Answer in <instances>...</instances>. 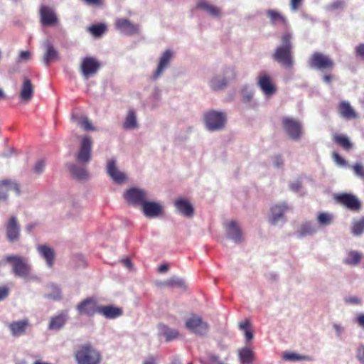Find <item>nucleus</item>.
I'll return each mask as SVG.
<instances>
[{
  "label": "nucleus",
  "instance_id": "obj_50",
  "mask_svg": "<svg viewBox=\"0 0 364 364\" xmlns=\"http://www.w3.org/2000/svg\"><path fill=\"white\" fill-rule=\"evenodd\" d=\"M344 7V1L343 0H335L326 6V9L333 11L336 9H343Z\"/></svg>",
  "mask_w": 364,
  "mask_h": 364
},
{
  "label": "nucleus",
  "instance_id": "obj_24",
  "mask_svg": "<svg viewBox=\"0 0 364 364\" xmlns=\"http://www.w3.org/2000/svg\"><path fill=\"white\" fill-rule=\"evenodd\" d=\"M39 11L41 21L43 26H53L58 23V19L53 8L43 5Z\"/></svg>",
  "mask_w": 364,
  "mask_h": 364
},
{
  "label": "nucleus",
  "instance_id": "obj_59",
  "mask_svg": "<svg viewBox=\"0 0 364 364\" xmlns=\"http://www.w3.org/2000/svg\"><path fill=\"white\" fill-rule=\"evenodd\" d=\"M333 328L336 331V336L338 337H340L344 331V328L338 323H334L333 325Z\"/></svg>",
  "mask_w": 364,
  "mask_h": 364
},
{
  "label": "nucleus",
  "instance_id": "obj_43",
  "mask_svg": "<svg viewBox=\"0 0 364 364\" xmlns=\"http://www.w3.org/2000/svg\"><path fill=\"white\" fill-rule=\"evenodd\" d=\"M333 220V215L328 213H320L317 215V222L321 226L331 225Z\"/></svg>",
  "mask_w": 364,
  "mask_h": 364
},
{
  "label": "nucleus",
  "instance_id": "obj_18",
  "mask_svg": "<svg viewBox=\"0 0 364 364\" xmlns=\"http://www.w3.org/2000/svg\"><path fill=\"white\" fill-rule=\"evenodd\" d=\"M9 193H14L16 196H18L21 193L19 184L11 180H4L1 181L0 202L6 201Z\"/></svg>",
  "mask_w": 364,
  "mask_h": 364
},
{
  "label": "nucleus",
  "instance_id": "obj_11",
  "mask_svg": "<svg viewBox=\"0 0 364 364\" xmlns=\"http://www.w3.org/2000/svg\"><path fill=\"white\" fill-rule=\"evenodd\" d=\"M309 66L320 70L331 71L334 67V62L329 56L316 52L310 58Z\"/></svg>",
  "mask_w": 364,
  "mask_h": 364
},
{
  "label": "nucleus",
  "instance_id": "obj_9",
  "mask_svg": "<svg viewBox=\"0 0 364 364\" xmlns=\"http://www.w3.org/2000/svg\"><path fill=\"white\" fill-rule=\"evenodd\" d=\"M124 198L129 204L141 208L148 199V192L144 189L134 187L124 193Z\"/></svg>",
  "mask_w": 364,
  "mask_h": 364
},
{
  "label": "nucleus",
  "instance_id": "obj_56",
  "mask_svg": "<svg viewBox=\"0 0 364 364\" xmlns=\"http://www.w3.org/2000/svg\"><path fill=\"white\" fill-rule=\"evenodd\" d=\"M9 293V289L6 286H0V301L6 298Z\"/></svg>",
  "mask_w": 364,
  "mask_h": 364
},
{
  "label": "nucleus",
  "instance_id": "obj_36",
  "mask_svg": "<svg viewBox=\"0 0 364 364\" xmlns=\"http://www.w3.org/2000/svg\"><path fill=\"white\" fill-rule=\"evenodd\" d=\"M158 333L160 336H164L167 341L177 338L179 335L178 330L171 328L163 323L159 324Z\"/></svg>",
  "mask_w": 364,
  "mask_h": 364
},
{
  "label": "nucleus",
  "instance_id": "obj_29",
  "mask_svg": "<svg viewBox=\"0 0 364 364\" xmlns=\"http://www.w3.org/2000/svg\"><path fill=\"white\" fill-rule=\"evenodd\" d=\"M42 46L45 50L43 61L46 65H48L51 61L58 58V53L48 39L43 41Z\"/></svg>",
  "mask_w": 364,
  "mask_h": 364
},
{
  "label": "nucleus",
  "instance_id": "obj_6",
  "mask_svg": "<svg viewBox=\"0 0 364 364\" xmlns=\"http://www.w3.org/2000/svg\"><path fill=\"white\" fill-rule=\"evenodd\" d=\"M289 207L285 202H279L273 205L269 213V222L274 226H282L286 222L285 213L288 212Z\"/></svg>",
  "mask_w": 364,
  "mask_h": 364
},
{
  "label": "nucleus",
  "instance_id": "obj_26",
  "mask_svg": "<svg viewBox=\"0 0 364 364\" xmlns=\"http://www.w3.org/2000/svg\"><path fill=\"white\" fill-rule=\"evenodd\" d=\"M174 206L178 214L187 218H193L194 215V208L188 200L185 198H178L175 200Z\"/></svg>",
  "mask_w": 364,
  "mask_h": 364
},
{
  "label": "nucleus",
  "instance_id": "obj_47",
  "mask_svg": "<svg viewBox=\"0 0 364 364\" xmlns=\"http://www.w3.org/2000/svg\"><path fill=\"white\" fill-rule=\"evenodd\" d=\"M105 29L106 26L104 24L93 25L89 28L90 32L95 36H101Z\"/></svg>",
  "mask_w": 364,
  "mask_h": 364
},
{
  "label": "nucleus",
  "instance_id": "obj_31",
  "mask_svg": "<svg viewBox=\"0 0 364 364\" xmlns=\"http://www.w3.org/2000/svg\"><path fill=\"white\" fill-rule=\"evenodd\" d=\"M98 314L108 319H114L121 316L123 311L121 308L113 306H100Z\"/></svg>",
  "mask_w": 364,
  "mask_h": 364
},
{
  "label": "nucleus",
  "instance_id": "obj_51",
  "mask_svg": "<svg viewBox=\"0 0 364 364\" xmlns=\"http://www.w3.org/2000/svg\"><path fill=\"white\" fill-rule=\"evenodd\" d=\"M46 166V162L44 160H39L36 162L34 166L33 171L37 174H41L43 173L44 168Z\"/></svg>",
  "mask_w": 364,
  "mask_h": 364
},
{
  "label": "nucleus",
  "instance_id": "obj_1",
  "mask_svg": "<svg viewBox=\"0 0 364 364\" xmlns=\"http://www.w3.org/2000/svg\"><path fill=\"white\" fill-rule=\"evenodd\" d=\"M77 364H100L102 360L100 350L90 343H85L75 352Z\"/></svg>",
  "mask_w": 364,
  "mask_h": 364
},
{
  "label": "nucleus",
  "instance_id": "obj_57",
  "mask_svg": "<svg viewBox=\"0 0 364 364\" xmlns=\"http://www.w3.org/2000/svg\"><path fill=\"white\" fill-rule=\"evenodd\" d=\"M303 0H290V9L293 11H296L301 5Z\"/></svg>",
  "mask_w": 364,
  "mask_h": 364
},
{
  "label": "nucleus",
  "instance_id": "obj_3",
  "mask_svg": "<svg viewBox=\"0 0 364 364\" xmlns=\"http://www.w3.org/2000/svg\"><path fill=\"white\" fill-rule=\"evenodd\" d=\"M291 38L289 33L284 35L282 38V45L276 49L273 55L274 60L286 68H291L293 65Z\"/></svg>",
  "mask_w": 364,
  "mask_h": 364
},
{
  "label": "nucleus",
  "instance_id": "obj_17",
  "mask_svg": "<svg viewBox=\"0 0 364 364\" xmlns=\"http://www.w3.org/2000/svg\"><path fill=\"white\" fill-rule=\"evenodd\" d=\"M225 232L227 238L235 244H240L243 242L242 230L237 222L232 220L225 223Z\"/></svg>",
  "mask_w": 364,
  "mask_h": 364
},
{
  "label": "nucleus",
  "instance_id": "obj_35",
  "mask_svg": "<svg viewBox=\"0 0 364 364\" xmlns=\"http://www.w3.org/2000/svg\"><path fill=\"white\" fill-rule=\"evenodd\" d=\"M362 259V254L355 250H349L346 252V256L343 259V263L351 266H358Z\"/></svg>",
  "mask_w": 364,
  "mask_h": 364
},
{
  "label": "nucleus",
  "instance_id": "obj_14",
  "mask_svg": "<svg viewBox=\"0 0 364 364\" xmlns=\"http://www.w3.org/2000/svg\"><path fill=\"white\" fill-rule=\"evenodd\" d=\"M284 128L289 136V137L294 140L299 141L302 136V126L301 123L290 117H284L282 119Z\"/></svg>",
  "mask_w": 364,
  "mask_h": 364
},
{
  "label": "nucleus",
  "instance_id": "obj_48",
  "mask_svg": "<svg viewBox=\"0 0 364 364\" xmlns=\"http://www.w3.org/2000/svg\"><path fill=\"white\" fill-rule=\"evenodd\" d=\"M352 168L356 176L361 179H364V166L361 163H355L352 166Z\"/></svg>",
  "mask_w": 364,
  "mask_h": 364
},
{
  "label": "nucleus",
  "instance_id": "obj_34",
  "mask_svg": "<svg viewBox=\"0 0 364 364\" xmlns=\"http://www.w3.org/2000/svg\"><path fill=\"white\" fill-rule=\"evenodd\" d=\"M122 127L125 130H134L139 128L136 114L133 109H129L127 112Z\"/></svg>",
  "mask_w": 364,
  "mask_h": 364
},
{
  "label": "nucleus",
  "instance_id": "obj_44",
  "mask_svg": "<svg viewBox=\"0 0 364 364\" xmlns=\"http://www.w3.org/2000/svg\"><path fill=\"white\" fill-rule=\"evenodd\" d=\"M242 100L245 103L251 102L254 96V90L251 86L244 85L241 90Z\"/></svg>",
  "mask_w": 364,
  "mask_h": 364
},
{
  "label": "nucleus",
  "instance_id": "obj_41",
  "mask_svg": "<svg viewBox=\"0 0 364 364\" xmlns=\"http://www.w3.org/2000/svg\"><path fill=\"white\" fill-rule=\"evenodd\" d=\"M164 285L167 287H177L184 290L187 288L185 280L177 276H173L169 279L164 281Z\"/></svg>",
  "mask_w": 364,
  "mask_h": 364
},
{
  "label": "nucleus",
  "instance_id": "obj_63",
  "mask_svg": "<svg viewBox=\"0 0 364 364\" xmlns=\"http://www.w3.org/2000/svg\"><path fill=\"white\" fill-rule=\"evenodd\" d=\"M356 53L361 58H364V43L360 44L355 48Z\"/></svg>",
  "mask_w": 364,
  "mask_h": 364
},
{
  "label": "nucleus",
  "instance_id": "obj_40",
  "mask_svg": "<svg viewBox=\"0 0 364 364\" xmlns=\"http://www.w3.org/2000/svg\"><path fill=\"white\" fill-rule=\"evenodd\" d=\"M73 119L85 131H94L95 129L87 117L73 116Z\"/></svg>",
  "mask_w": 364,
  "mask_h": 364
},
{
  "label": "nucleus",
  "instance_id": "obj_60",
  "mask_svg": "<svg viewBox=\"0 0 364 364\" xmlns=\"http://www.w3.org/2000/svg\"><path fill=\"white\" fill-rule=\"evenodd\" d=\"M161 97V90L160 88L156 87L152 91V97L156 100H159Z\"/></svg>",
  "mask_w": 364,
  "mask_h": 364
},
{
  "label": "nucleus",
  "instance_id": "obj_39",
  "mask_svg": "<svg viewBox=\"0 0 364 364\" xmlns=\"http://www.w3.org/2000/svg\"><path fill=\"white\" fill-rule=\"evenodd\" d=\"M333 141L345 150H350L353 148V143L350 141L349 137L345 134H334L333 135Z\"/></svg>",
  "mask_w": 364,
  "mask_h": 364
},
{
  "label": "nucleus",
  "instance_id": "obj_55",
  "mask_svg": "<svg viewBox=\"0 0 364 364\" xmlns=\"http://www.w3.org/2000/svg\"><path fill=\"white\" fill-rule=\"evenodd\" d=\"M272 164L274 167L280 168L284 165L283 159L279 156H275L272 159Z\"/></svg>",
  "mask_w": 364,
  "mask_h": 364
},
{
  "label": "nucleus",
  "instance_id": "obj_53",
  "mask_svg": "<svg viewBox=\"0 0 364 364\" xmlns=\"http://www.w3.org/2000/svg\"><path fill=\"white\" fill-rule=\"evenodd\" d=\"M333 161L341 166H344L346 165V161L337 153H333Z\"/></svg>",
  "mask_w": 364,
  "mask_h": 364
},
{
  "label": "nucleus",
  "instance_id": "obj_62",
  "mask_svg": "<svg viewBox=\"0 0 364 364\" xmlns=\"http://www.w3.org/2000/svg\"><path fill=\"white\" fill-rule=\"evenodd\" d=\"M142 364H157L156 358L152 355L148 356L142 361Z\"/></svg>",
  "mask_w": 364,
  "mask_h": 364
},
{
  "label": "nucleus",
  "instance_id": "obj_23",
  "mask_svg": "<svg viewBox=\"0 0 364 364\" xmlns=\"http://www.w3.org/2000/svg\"><path fill=\"white\" fill-rule=\"evenodd\" d=\"M338 203L343 205L351 210H359L361 203L359 199L354 195L350 193H342L336 196Z\"/></svg>",
  "mask_w": 364,
  "mask_h": 364
},
{
  "label": "nucleus",
  "instance_id": "obj_7",
  "mask_svg": "<svg viewBox=\"0 0 364 364\" xmlns=\"http://www.w3.org/2000/svg\"><path fill=\"white\" fill-rule=\"evenodd\" d=\"M234 75V69L231 67L225 68L222 73L214 74L208 80V84L210 89L213 91H219L224 90L228 84L229 74Z\"/></svg>",
  "mask_w": 364,
  "mask_h": 364
},
{
  "label": "nucleus",
  "instance_id": "obj_37",
  "mask_svg": "<svg viewBox=\"0 0 364 364\" xmlns=\"http://www.w3.org/2000/svg\"><path fill=\"white\" fill-rule=\"evenodd\" d=\"M339 114L345 119H350L357 117V114L350 105L346 101L340 103L339 105Z\"/></svg>",
  "mask_w": 364,
  "mask_h": 364
},
{
  "label": "nucleus",
  "instance_id": "obj_46",
  "mask_svg": "<svg viewBox=\"0 0 364 364\" xmlns=\"http://www.w3.org/2000/svg\"><path fill=\"white\" fill-rule=\"evenodd\" d=\"M267 14L268 17L270 18L272 23H276L277 21H282L284 24L286 23L287 20H286L285 17L283 16L281 14H279L277 11L271 10V9L267 10Z\"/></svg>",
  "mask_w": 364,
  "mask_h": 364
},
{
  "label": "nucleus",
  "instance_id": "obj_27",
  "mask_svg": "<svg viewBox=\"0 0 364 364\" xmlns=\"http://www.w3.org/2000/svg\"><path fill=\"white\" fill-rule=\"evenodd\" d=\"M318 230V225L311 221L303 223L296 232L298 238H302L316 233Z\"/></svg>",
  "mask_w": 364,
  "mask_h": 364
},
{
  "label": "nucleus",
  "instance_id": "obj_25",
  "mask_svg": "<svg viewBox=\"0 0 364 364\" xmlns=\"http://www.w3.org/2000/svg\"><path fill=\"white\" fill-rule=\"evenodd\" d=\"M143 214L146 218H154L163 213V206L160 203L146 200L141 206Z\"/></svg>",
  "mask_w": 364,
  "mask_h": 364
},
{
  "label": "nucleus",
  "instance_id": "obj_45",
  "mask_svg": "<svg viewBox=\"0 0 364 364\" xmlns=\"http://www.w3.org/2000/svg\"><path fill=\"white\" fill-rule=\"evenodd\" d=\"M283 359L289 361H301V360H309V356L301 355L295 353H284L283 354Z\"/></svg>",
  "mask_w": 364,
  "mask_h": 364
},
{
  "label": "nucleus",
  "instance_id": "obj_42",
  "mask_svg": "<svg viewBox=\"0 0 364 364\" xmlns=\"http://www.w3.org/2000/svg\"><path fill=\"white\" fill-rule=\"evenodd\" d=\"M351 232L355 236H360L364 232V217L353 220Z\"/></svg>",
  "mask_w": 364,
  "mask_h": 364
},
{
  "label": "nucleus",
  "instance_id": "obj_61",
  "mask_svg": "<svg viewBox=\"0 0 364 364\" xmlns=\"http://www.w3.org/2000/svg\"><path fill=\"white\" fill-rule=\"evenodd\" d=\"M290 189L294 192H299L301 188V183L298 181L289 184Z\"/></svg>",
  "mask_w": 364,
  "mask_h": 364
},
{
  "label": "nucleus",
  "instance_id": "obj_8",
  "mask_svg": "<svg viewBox=\"0 0 364 364\" xmlns=\"http://www.w3.org/2000/svg\"><path fill=\"white\" fill-rule=\"evenodd\" d=\"M174 54V51L171 49H166L161 53L158 58L156 70L151 77L153 80H157L164 74L165 71L171 66Z\"/></svg>",
  "mask_w": 364,
  "mask_h": 364
},
{
  "label": "nucleus",
  "instance_id": "obj_20",
  "mask_svg": "<svg viewBox=\"0 0 364 364\" xmlns=\"http://www.w3.org/2000/svg\"><path fill=\"white\" fill-rule=\"evenodd\" d=\"M21 228L17 218L12 216L6 224V235L9 242H14L19 240Z\"/></svg>",
  "mask_w": 364,
  "mask_h": 364
},
{
  "label": "nucleus",
  "instance_id": "obj_30",
  "mask_svg": "<svg viewBox=\"0 0 364 364\" xmlns=\"http://www.w3.org/2000/svg\"><path fill=\"white\" fill-rule=\"evenodd\" d=\"M197 8L200 9L213 18L221 17V10L219 7L212 4L211 3L205 1L200 0L197 3Z\"/></svg>",
  "mask_w": 364,
  "mask_h": 364
},
{
  "label": "nucleus",
  "instance_id": "obj_28",
  "mask_svg": "<svg viewBox=\"0 0 364 364\" xmlns=\"http://www.w3.org/2000/svg\"><path fill=\"white\" fill-rule=\"evenodd\" d=\"M28 326L29 322L27 319L14 321L8 326L11 334L14 337H19L25 334Z\"/></svg>",
  "mask_w": 364,
  "mask_h": 364
},
{
  "label": "nucleus",
  "instance_id": "obj_52",
  "mask_svg": "<svg viewBox=\"0 0 364 364\" xmlns=\"http://www.w3.org/2000/svg\"><path fill=\"white\" fill-rule=\"evenodd\" d=\"M31 58V53L29 51H21L18 54L17 62H27Z\"/></svg>",
  "mask_w": 364,
  "mask_h": 364
},
{
  "label": "nucleus",
  "instance_id": "obj_10",
  "mask_svg": "<svg viewBox=\"0 0 364 364\" xmlns=\"http://www.w3.org/2000/svg\"><path fill=\"white\" fill-rule=\"evenodd\" d=\"M257 85L266 97H271L277 92V86L272 76L267 72H261L256 79Z\"/></svg>",
  "mask_w": 364,
  "mask_h": 364
},
{
  "label": "nucleus",
  "instance_id": "obj_12",
  "mask_svg": "<svg viewBox=\"0 0 364 364\" xmlns=\"http://www.w3.org/2000/svg\"><path fill=\"white\" fill-rule=\"evenodd\" d=\"M100 68V62L94 57H85L82 59L80 71L86 80L95 75Z\"/></svg>",
  "mask_w": 364,
  "mask_h": 364
},
{
  "label": "nucleus",
  "instance_id": "obj_4",
  "mask_svg": "<svg viewBox=\"0 0 364 364\" xmlns=\"http://www.w3.org/2000/svg\"><path fill=\"white\" fill-rule=\"evenodd\" d=\"M5 260L10 264L14 274L21 278H26L31 271V266L28 259L19 255H8Z\"/></svg>",
  "mask_w": 364,
  "mask_h": 364
},
{
  "label": "nucleus",
  "instance_id": "obj_19",
  "mask_svg": "<svg viewBox=\"0 0 364 364\" xmlns=\"http://www.w3.org/2000/svg\"><path fill=\"white\" fill-rule=\"evenodd\" d=\"M99 306L94 299L89 297L80 302L77 305L76 309L80 315L92 316L98 313Z\"/></svg>",
  "mask_w": 364,
  "mask_h": 364
},
{
  "label": "nucleus",
  "instance_id": "obj_32",
  "mask_svg": "<svg viewBox=\"0 0 364 364\" xmlns=\"http://www.w3.org/2000/svg\"><path fill=\"white\" fill-rule=\"evenodd\" d=\"M33 90L34 87L31 81L27 77H25L20 92V97L22 101L28 102L33 97Z\"/></svg>",
  "mask_w": 364,
  "mask_h": 364
},
{
  "label": "nucleus",
  "instance_id": "obj_33",
  "mask_svg": "<svg viewBox=\"0 0 364 364\" xmlns=\"http://www.w3.org/2000/svg\"><path fill=\"white\" fill-rule=\"evenodd\" d=\"M68 318V314L67 311H63L60 312L59 314L52 317L48 325L49 329H60L65 324Z\"/></svg>",
  "mask_w": 364,
  "mask_h": 364
},
{
  "label": "nucleus",
  "instance_id": "obj_16",
  "mask_svg": "<svg viewBox=\"0 0 364 364\" xmlns=\"http://www.w3.org/2000/svg\"><path fill=\"white\" fill-rule=\"evenodd\" d=\"M106 171L107 175L115 183L122 184L127 181V174L118 168L117 161L114 159L107 161Z\"/></svg>",
  "mask_w": 364,
  "mask_h": 364
},
{
  "label": "nucleus",
  "instance_id": "obj_49",
  "mask_svg": "<svg viewBox=\"0 0 364 364\" xmlns=\"http://www.w3.org/2000/svg\"><path fill=\"white\" fill-rule=\"evenodd\" d=\"M344 302L346 304L361 305L362 299H361V298H360L357 296H350L346 297L344 299Z\"/></svg>",
  "mask_w": 364,
  "mask_h": 364
},
{
  "label": "nucleus",
  "instance_id": "obj_64",
  "mask_svg": "<svg viewBox=\"0 0 364 364\" xmlns=\"http://www.w3.org/2000/svg\"><path fill=\"white\" fill-rule=\"evenodd\" d=\"M356 321L360 327L364 328V314L358 315Z\"/></svg>",
  "mask_w": 364,
  "mask_h": 364
},
{
  "label": "nucleus",
  "instance_id": "obj_38",
  "mask_svg": "<svg viewBox=\"0 0 364 364\" xmlns=\"http://www.w3.org/2000/svg\"><path fill=\"white\" fill-rule=\"evenodd\" d=\"M238 355L242 364H251L254 358L253 351L247 346L238 350Z\"/></svg>",
  "mask_w": 364,
  "mask_h": 364
},
{
  "label": "nucleus",
  "instance_id": "obj_58",
  "mask_svg": "<svg viewBox=\"0 0 364 364\" xmlns=\"http://www.w3.org/2000/svg\"><path fill=\"white\" fill-rule=\"evenodd\" d=\"M48 297L49 298H51L53 299H55V300H59L61 299L62 297V295H61V291L60 290L57 288V287H55L54 288V291L53 294H50L48 295Z\"/></svg>",
  "mask_w": 364,
  "mask_h": 364
},
{
  "label": "nucleus",
  "instance_id": "obj_15",
  "mask_svg": "<svg viewBox=\"0 0 364 364\" xmlns=\"http://www.w3.org/2000/svg\"><path fill=\"white\" fill-rule=\"evenodd\" d=\"M92 141L90 136H85L80 143V149L76 154L78 163L88 164L91 160V150Z\"/></svg>",
  "mask_w": 364,
  "mask_h": 364
},
{
  "label": "nucleus",
  "instance_id": "obj_22",
  "mask_svg": "<svg viewBox=\"0 0 364 364\" xmlns=\"http://www.w3.org/2000/svg\"><path fill=\"white\" fill-rule=\"evenodd\" d=\"M36 250L42 259L46 262L48 268H52L55 261V252L53 247L47 245H38Z\"/></svg>",
  "mask_w": 364,
  "mask_h": 364
},
{
  "label": "nucleus",
  "instance_id": "obj_5",
  "mask_svg": "<svg viewBox=\"0 0 364 364\" xmlns=\"http://www.w3.org/2000/svg\"><path fill=\"white\" fill-rule=\"evenodd\" d=\"M185 327L191 333L200 336H205L209 331L208 323L196 314H192L186 319Z\"/></svg>",
  "mask_w": 364,
  "mask_h": 364
},
{
  "label": "nucleus",
  "instance_id": "obj_21",
  "mask_svg": "<svg viewBox=\"0 0 364 364\" xmlns=\"http://www.w3.org/2000/svg\"><path fill=\"white\" fill-rule=\"evenodd\" d=\"M87 165L78 162L72 163L68 164V168L73 178L79 181H87L90 177Z\"/></svg>",
  "mask_w": 364,
  "mask_h": 364
},
{
  "label": "nucleus",
  "instance_id": "obj_13",
  "mask_svg": "<svg viewBox=\"0 0 364 364\" xmlns=\"http://www.w3.org/2000/svg\"><path fill=\"white\" fill-rule=\"evenodd\" d=\"M115 28L121 33L126 36H134L140 33V26L128 18H119L115 21Z\"/></svg>",
  "mask_w": 364,
  "mask_h": 364
},
{
  "label": "nucleus",
  "instance_id": "obj_2",
  "mask_svg": "<svg viewBox=\"0 0 364 364\" xmlns=\"http://www.w3.org/2000/svg\"><path fill=\"white\" fill-rule=\"evenodd\" d=\"M203 122L209 132H220L225 127L227 114L220 110H208L203 114Z\"/></svg>",
  "mask_w": 364,
  "mask_h": 364
},
{
  "label": "nucleus",
  "instance_id": "obj_54",
  "mask_svg": "<svg viewBox=\"0 0 364 364\" xmlns=\"http://www.w3.org/2000/svg\"><path fill=\"white\" fill-rule=\"evenodd\" d=\"M356 358L362 364H364V346L358 348L356 352Z\"/></svg>",
  "mask_w": 364,
  "mask_h": 364
}]
</instances>
